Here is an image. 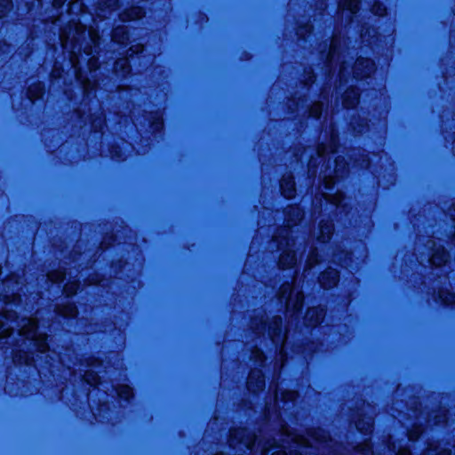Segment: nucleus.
Here are the masks:
<instances>
[{"mask_svg": "<svg viewBox=\"0 0 455 455\" xmlns=\"http://www.w3.org/2000/svg\"><path fill=\"white\" fill-rule=\"evenodd\" d=\"M282 194L286 198L293 197L295 194L294 181L291 176L283 177L281 180Z\"/></svg>", "mask_w": 455, "mask_h": 455, "instance_id": "9b49d317", "label": "nucleus"}, {"mask_svg": "<svg viewBox=\"0 0 455 455\" xmlns=\"http://www.w3.org/2000/svg\"><path fill=\"white\" fill-rule=\"evenodd\" d=\"M448 259V254L445 251V250L443 247H438L435 249V251L432 253L431 258L429 260L433 265L435 266H441L444 262H446Z\"/></svg>", "mask_w": 455, "mask_h": 455, "instance_id": "f8f14e48", "label": "nucleus"}, {"mask_svg": "<svg viewBox=\"0 0 455 455\" xmlns=\"http://www.w3.org/2000/svg\"><path fill=\"white\" fill-rule=\"evenodd\" d=\"M358 102V93L355 89L347 91L343 99V103L347 108H353Z\"/></svg>", "mask_w": 455, "mask_h": 455, "instance_id": "ddd939ff", "label": "nucleus"}, {"mask_svg": "<svg viewBox=\"0 0 455 455\" xmlns=\"http://www.w3.org/2000/svg\"><path fill=\"white\" fill-rule=\"evenodd\" d=\"M429 245L433 247L435 245V243L433 241H429Z\"/></svg>", "mask_w": 455, "mask_h": 455, "instance_id": "79ce46f5", "label": "nucleus"}, {"mask_svg": "<svg viewBox=\"0 0 455 455\" xmlns=\"http://www.w3.org/2000/svg\"><path fill=\"white\" fill-rule=\"evenodd\" d=\"M282 397L285 401H293L297 397V393L293 391H285L282 394Z\"/></svg>", "mask_w": 455, "mask_h": 455, "instance_id": "a878e982", "label": "nucleus"}, {"mask_svg": "<svg viewBox=\"0 0 455 455\" xmlns=\"http://www.w3.org/2000/svg\"><path fill=\"white\" fill-rule=\"evenodd\" d=\"M280 296L286 299V307L289 310L298 311L302 307V293L291 287L288 283H283L280 289Z\"/></svg>", "mask_w": 455, "mask_h": 455, "instance_id": "7ed1b4c3", "label": "nucleus"}, {"mask_svg": "<svg viewBox=\"0 0 455 455\" xmlns=\"http://www.w3.org/2000/svg\"><path fill=\"white\" fill-rule=\"evenodd\" d=\"M449 215L451 218H455V206L450 210Z\"/></svg>", "mask_w": 455, "mask_h": 455, "instance_id": "72a5a7b5", "label": "nucleus"}, {"mask_svg": "<svg viewBox=\"0 0 455 455\" xmlns=\"http://www.w3.org/2000/svg\"><path fill=\"white\" fill-rule=\"evenodd\" d=\"M275 242L278 243L280 247L285 245L287 247L286 250L283 251L280 256L279 263L282 267H290L293 266L297 261V257L295 252L290 248V238L285 235H276L275 238Z\"/></svg>", "mask_w": 455, "mask_h": 455, "instance_id": "20e7f679", "label": "nucleus"}, {"mask_svg": "<svg viewBox=\"0 0 455 455\" xmlns=\"http://www.w3.org/2000/svg\"><path fill=\"white\" fill-rule=\"evenodd\" d=\"M76 283H70V284H67L66 287H65V291L68 295H72L76 292Z\"/></svg>", "mask_w": 455, "mask_h": 455, "instance_id": "cd10ccee", "label": "nucleus"}, {"mask_svg": "<svg viewBox=\"0 0 455 455\" xmlns=\"http://www.w3.org/2000/svg\"><path fill=\"white\" fill-rule=\"evenodd\" d=\"M323 319V312L321 308L313 307L306 314V322L311 326L318 324Z\"/></svg>", "mask_w": 455, "mask_h": 455, "instance_id": "1a4fd4ad", "label": "nucleus"}, {"mask_svg": "<svg viewBox=\"0 0 455 455\" xmlns=\"http://www.w3.org/2000/svg\"><path fill=\"white\" fill-rule=\"evenodd\" d=\"M371 450L370 446L367 444L365 445L363 448V453H366L367 451H369Z\"/></svg>", "mask_w": 455, "mask_h": 455, "instance_id": "e433bc0d", "label": "nucleus"}, {"mask_svg": "<svg viewBox=\"0 0 455 455\" xmlns=\"http://www.w3.org/2000/svg\"><path fill=\"white\" fill-rule=\"evenodd\" d=\"M19 326L20 334L30 340L39 353L46 352L48 349V345L45 342L46 336L37 331V323L35 319L24 318Z\"/></svg>", "mask_w": 455, "mask_h": 455, "instance_id": "f03ea898", "label": "nucleus"}, {"mask_svg": "<svg viewBox=\"0 0 455 455\" xmlns=\"http://www.w3.org/2000/svg\"><path fill=\"white\" fill-rule=\"evenodd\" d=\"M218 455H225V454H223V453H220V454H218Z\"/></svg>", "mask_w": 455, "mask_h": 455, "instance_id": "c03bdc74", "label": "nucleus"}, {"mask_svg": "<svg viewBox=\"0 0 455 455\" xmlns=\"http://www.w3.org/2000/svg\"><path fill=\"white\" fill-rule=\"evenodd\" d=\"M126 60H119L117 63H116V68L119 67V66H124L126 64Z\"/></svg>", "mask_w": 455, "mask_h": 455, "instance_id": "f704fd0d", "label": "nucleus"}, {"mask_svg": "<svg viewBox=\"0 0 455 455\" xmlns=\"http://www.w3.org/2000/svg\"><path fill=\"white\" fill-rule=\"evenodd\" d=\"M15 313L11 308H6L0 318V338H6L13 330Z\"/></svg>", "mask_w": 455, "mask_h": 455, "instance_id": "39448f33", "label": "nucleus"}, {"mask_svg": "<svg viewBox=\"0 0 455 455\" xmlns=\"http://www.w3.org/2000/svg\"><path fill=\"white\" fill-rule=\"evenodd\" d=\"M59 312L64 316H74L76 315L77 311L74 305L67 304L59 308Z\"/></svg>", "mask_w": 455, "mask_h": 455, "instance_id": "2eb2a0df", "label": "nucleus"}, {"mask_svg": "<svg viewBox=\"0 0 455 455\" xmlns=\"http://www.w3.org/2000/svg\"><path fill=\"white\" fill-rule=\"evenodd\" d=\"M143 15V12L140 8L139 7H134L132 8L128 13H127V17H124V20H134V19H139L140 18L141 16Z\"/></svg>", "mask_w": 455, "mask_h": 455, "instance_id": "a211bd4d", "label": "nucleus"}, {"mask_svg": "<svg viewBox=\"0 0 455 455\" xmlns=\"http://www.w3.org/2000/svg\"><path fill=\"white\" fill-rule=\"evenodd\" d=\"M68 36L62 34L61 35V41H62V44L64 47H67V44H68Z\"/></svg>", "mask_w": 455, "mask_h": 455, "instance_id": "2f4dec72", "label": "nucleus"}, {"mask_svg": "<svg viewBox=\"0 0 455 455\" xmlns=\"http://www.w3.org/2000/svg\"><path fill=\"white\" fill-rule=\"evenodd\" d=\"M315 260V255L311 254L308 258V264L311 266L313 264V261Z\"/></svg>", "mask_w": 455, "mask_h": 455, "instance_id": "c9c22d12", "label": "nucleus"}, {"mask_svg": "<svg viewBox=\"0 0 455 455\" xmlns=\"http://www.w3.org/2000/svg\"><path fill=\"white\" fill-rule=\"evenodd\" d=\"M414 437L412 436V435L411 434L410 435V439H413Z\"/></svg>", "mask_w": 455, "mask_h": 455, "instance_id": "37998d69", "label": "nucleus"}, {"mask_svg": "<svg viewBox=\"0 0 455 455\" xmlns=\"http://www.w3.org/2000/svg\"><path fill=\"white\" fill-rule=\"evenodd\" d=\"M48 278L52 282H60L64 280V274L61 271H56L48 274Z\"/></svg>", "mask_w": 455, "mask_h": 455, "instance_id": "4be33fe9", "label": "nucleus"}, {"mask_svg": "<svg viewBox=\"0 0 455 455\" xmlns=\"http://www.w3.org/2000/svg\"><path fill=\"white\" fill-rule=\"evenodd\" d=\"M117 32H118V30H117V29L114 32V36H114V38H116V36H117Z\"/></svg>", "mask_w": 455, "mask_h": 455, "instance_id": "a19ab883", "label": "nucleus"}, {"mask_svg": "<svg viewBox=\"0 0 455 455\" xmlns=\"http://www.w3.org/2000/svg\"><path fill=\"white\" fill-rule=\"evenodd\" d=\"M72 61H73V66H74L75 69L76 70V76L78 79H81L79 70H78L79 69V67H78L79 61L77 60L76 62H75L74 60Z\"/></svg>", "mask_w": 455, "mask_h": 455, "instance_id": "c756f323", "label": "nucleus"}, {"mask_svg": "<svg viewBox=\"0 0 455 455\" xmlns=\"http://www.w3.org/2000/svg\"><path fill=\"white\" fill-rule=\"evenodd\" d=\"M332 234V226L331 223H323L320 226V235L317 237L320 241L325 242L330 239Z\"/></svg>", "mask_w": 455, "mask_h": 455, "instance_id": "4468645a", "label": "nucleus"}, {"mask_svg": "<svg viewBox=\"0 0 455 455\" xmlns=\"http://www.w3.org/2000/svg\"><path fill=\"white\" fill-rule=\"evenodd\" d=\"M323 110L322 103L316 102L310 108V115L314 117H319Z\"/></svg>", "mask_w": 455, "mask_h": 455, "instance_id": "aec40b11", "label": "nucleus"}, {"mask_svg": "<svg viewBox=\"0 0 455 455\" xmlns=\"http://www.w3.org/2000/svg\"><path fill=\"white\" fill-rule=\"evenodd\" d=\"M398 455H410V452L407 450H400Z\"/></svg>", "mask_w": 455, "mask_h": 455, "instance_id": "473e14b6", "label": "nucleus"}, {"mask_svg": "<svg viewBox=\"0 0 455 455\" xmlns=\"http://www.w3.org/2000/svg\"><path fill=\"white\" fill-rule=\"evenodd\" d=\"M440 299L446 304H452L455 302V294L449 291H443L440 294Z\"/></svg>", "mask_w": 455, "mask_h": 455, "instance_id": "6ab92c4d", "label": "nucleus"}, {"mask_svg": "<svg viewBox=\"0 0 455 455\" xmlns=\"http://www.w3.org/2000/svg\"><path fill=\"white\" fill-rule=\"evenodd\" d=\"M76 28V32L77 34H78V33H80V32L82 31V29H83V28H82V27H80V26H78V25H76V28Z\"/></svg>", "mask_w": 455, "mask_h": 455, "instance_id": "4c0bfd02", "label": "nucleus"}, {"mask_svg": "<svg viewBox=\"0 0 455 455\" xmlns=\"http://www.w3.org/2000/svg\"><path fill=\"white\" fill-rule=\"evenodd\" d=\"M340 197H341V196H340V195H337V196H335L331 199L332 203H333V204H340V202H341Z\"/></svg>", "mask_w": 455, "mask_h": 455, "instance_id": "7c9ffc66", "label": "nucleus"}, {"mask_svg": "<svg viewBox=\"0 0 455 455\" xmlns=\"http://www.w3.org/2000/svg\"><path fill=\"white\" fill-rule=\"evenodd\" d=\"M338 279V272L335 269L329 268L322 274L320 277V283L323 288L329 289L337 283Z\"/></svg>", "mask_w": 455, "mask_h": 455, "instance_id": "0eeeda50", "label": "nucleus"}, {"mask_svg": "<svg viewBox=\"0 0 455 455\" xmlns=\"http://www.w3.org/2000/svg\"><path fill=\"white\" fill-rule=\"evenodd\" d=\"M247 432L244 429L235 430L231 434L230 445L234 446L235 442L243 443L247 448L251 449L252 443L248 439L245 440Z\"/></svg>", "mask_w": 455, "mask_h": 455, "instance_id": "9d476101", "label": "nucleus"}, {"mask_svg": "<svg viewBox=\"0 0 455 455\" xmlns=\"http://www.w3.org/2000/svg\"><path fill=\"white\" fill-rule=\"evenodd\" d=\"M117 395L125 400H128L132 395V390L128 386H121L116 389Z\"/></svg>", "mask_w": 455, "mask_h": 455, "instance_id": "f3484780", "label": "nucleus"}, {"mask_svg": "<svg viewBox=\"0 0 455 455\" xmlns=\"http://www.w3.org/2000/svg\"><path fill=\"white\" fill-rule=\"evenodd\" d=\"M90 36H91V38L93 42H95V35L92 31H90Z\"/></svg>", "mask_w": 455, "mask_h": 455, "instance_id": "58836bf2", "label": "nucleus"}, {"mask_svg": "<svg viewBox=\"0 0 455 455\" xmlns=\"http://www.w3.org/2000/svg\"><path fill=\"white\" fill-rule=\"evenodd\" d=\"M372 12L376 14V15H383L384 14V12H385V8L380 4H376L374 6H373V9H372Z\"/></svg>", "mask_w": 455, "mask_h": 455, "instance_id": "bb28decb", "label": "nucleus"}, {"mask_svg": "<svg viewBox=\"0 0 455 455\" xmlns=\"http://www.w3.org/2000/svg\"><path fill=\"white\" fill-rule=\"evenodd\" d=\"M265 386L263 375L260 371L253 370L248 378V388L251 392H257Z\"/></svg>", "mask_w": 455, "mask_h": 455, "instance_id": "423d86ee", "label": "nucleus"}, {"mask_svg": "<svg viewBox=\"0 0 455 455\" xmlns=\"http://www.w3.org/2000/svg\"><path fill=\"white\" fill-rule=\"evenodd\" d=\"M12 5L11 0H0V17L4 16Z\"/></svg>", "mask_w": 455, "mask_h": 455, "instance_id": "412c9836", "label": "nucleus"}, {"mask_svg": "<svg viewBox=\"0 0 455 455\" xmlns=\"http://www.w3.org/2000/svg\"><path fill=\"white\" fill-rule=\"evenodd\" d=\"M359 0H343L340 5L343 9H347L351 12H355L358 10Z\"/></svg>", "mask_w": 455, "mask_h": 455, "instance_id": "dca6fc26", "label": "nucleus"}, {"mask_svg": "<svg viewBox=\"0 0 455 455\" xmlns=\"http://www.w3.org/2000/svg\"><path fill=\"white\" fill-rule=\"evenodd\" d=\"M439 455H451V452L447 451H444L440 452Z\"/></svg>", "mask_w": 455, "mask_h": 455, "instance_id": "ea45409f", "label": "nucleus"}, {"mask_svg": "<svg viewBox=\"0 0 455 455\" xmlns=\"http://www.w3.org/2000/svg\"><path fill=\"white\" fill-rule=\"evenodd\" d=\"M84 380L91 385L97 384L96 378L90 372H86L84 375Z\"/></svg>", "mask_w": 455, "mask_h": 455, "instance_id": "c85d7f7f", "label": "nucleus"}, {"mask_svg": "<svg viewBox=\"0 0 455 455\" xmlns=\"http://www.w3.org/2000/svg\"><path fill=\"white\" fill-rule=\"evenodd\" d=\"M282 435H285L288 438V440L285 441V443L289 444V447L284 445V443H275L272 444L270 448L264 449L263 455H267L271 449H276V451H273L271 455H286L287 449H289L290 453H297V449H312L314 445L313 443L319 445L315 448L318 451L323 450L324 448L329 447L331 444V441L328 440L325 433L321 429L310 434V435L307 438L300 435H291L286 429L283 430ZM282 442L284 443L283 440H282ZM299 453L300 454V451H299Z\"/></svg>", "mask_w": 455, "mask_h": 455, "instance_id": "f257e3e1", "label": "nucleus"}, {"mask_svg": "<svg viewBox=\"0 0 455 455\" xmlns=\"http://www.w3.org/2000/svg\"><path fill=\"white\" fill-rule=\"evenodd\" d=\"M29 97L31 99H36V98H39L42 94H43V88L41 86V84H37L35 88V92L32 89H29Z\"/></svg>", "mask_w": 455, "mask_h": 455, "instance_id": "5701e85b", "label": "nucleus"}, {"mask_svg": "<svg viewBox=\"0 0 455 455\" xmlns=\"http://www.w3.org/2000/svg\"><path fill=\"white\" fill-rule=\"evenodd\" d=\"M371 423H372L371 419H367V421L365 422V424H364V423H363V422H358V423L356 424V427H357V428H358L360 431H362V432H365V431H367L368 429H370V428H371Z\"/></svg>", "mask_w": 455, "mask_h": 455, "instance_id": "b1692460", "label": "nucleus"}, {"mask_svg": "<svg viewBox=\"0 0 455 455\" xmlns=\"http://www.w3.org/2000/svg\"><path fill=\"white\" fill-rule=\"evenodd\" d=\"M374 64L371 60H359L355 66V75L356 76H367L373 70Z\"/></svg>", "mask_w": 455, "mask_h": 455, "instance_id": "6e6552de", "label": "nucleus"}, {"mask_svg": "<svg viewBox=\"0 0 455 455\" xmlns=\"http://www.w3.org/2000/svg\"><path fill=\"white\" fill-rule=\"evenodd\" d=\"M32 360L33 358H30L27 354H25L24 358L21 356V355H15V361L18 362L19 363H24L26 364H29Z\"/></svg>", "mask_w": 455, "mask_h": 455, "instance_id": "393cba45", "label": "nucleus"}]
</instances>
